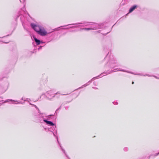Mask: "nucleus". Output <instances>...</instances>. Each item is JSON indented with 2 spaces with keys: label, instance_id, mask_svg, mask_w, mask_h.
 Returning a JSON list of instances; mask_svg holds the SVG:
<instances>
[{
  "label": "nucleus",
  "instance_id": "obj_1",
  "mask_svg": "<svg viewBox=\"0 0 159 159\" xmlns=\"http://www.w3.org/2000/svg\"><path fill=\"white\" fill-rule=\"evenodd\" d=\"M119 71L127 72V73H131V74H134L135 75H143V76H149V77H150V76H152L151 75H149L148 74L143 75L142 74H134V73H133V72H131L130 71H128V70H117V69L114 70H113L112 71V72H115L116 71ZM111 73V72H110L107 73H102L101 74L98 76H97V77H93L89 82L88 83H86V84L83 85L81 87H80L79 88V89H80V88H83L84 87H86V86H87V85H88L89 84H88V83H89V82H91L93 80H94L96 79H97L98 77H102V76H105V75H107V74H110Z\"/></svg>",
  "mask_w": 159,
  "mask_h": 159
},
{
  "label": "nucleus",
  "instance_id": "obj_2",
  "mask_svg": "<svg viewBox=\"0 0 159 159\" xmlns=\"http://www.w3.org/2000/svg\"><path fill=\"white\" fill-rule=\"evenodd\" d=\"M84 24L85 25L87 26L88 25H91L92 26L90 27L89 28H83L82 29V30H96L97 29H99L100 28V26H99L96 23H94L92 22H84L83 23H76L75 24H69L67 25H66L65 26H68L70 25H78L80 24Z\"/></svg>",
  "mask_w": 159,
  "mask_h": 159
},
{
  "label": "nucleus",
  "instance_id": "obj_3",
  "mask_svg": "<svg viewBox=\"0 0 159 159\" xmlns=\"http://www.w3.org/2000/svg\"><path fill=\"white\" fill-rule=\"evenodd\" d=\"M60 94L59 92H57L56 93L54 92L52 90L48 91L46 93V95L47 97L49 99H51L57 94Z\"/></svg>",
  "mask_w": 159,
  "mask_h": 159
},
{
  "label": "nucleus",
  "instance_id": "obj_4",
  "mask_svg": "<svg viewBox=\"0 0 159 159\" xmlns=\"http://www.w3.org/2000/svg\"><path fill=\"white\" fill-rule=\"evenodd\" d=\"M117 63V61L116 58L112 56L110 57V60L108 62V64L112 67L113 66H116Z\"/></svg>",
  "mask_w": 159,
  "mask_h": 159
},
{
  "label": "nucleus",
  "instance_id": "obj_5",
  "mask_svg": "<svg viewBox=\"0 0 159 159\" xmlns=\"http://www.w3.org/2000/svg\"><path fill=\"white\" fill-rule=\"evenodd\" d=\"M30 104L34 106L38 110V113L36 115V116L37 117H38V118H43V120L44 119V114H42V113H41L40 112V111H39V109L37 107L36 105H34V104H31V103H30Z\"/></svg>",
  "mask_w": 159,
  "mask_h": 159
},
{
  "label": "nucleus",
  "instance_id": "obj_6",
  "mask_svg": "<svg viewBox=\"0 0 159 159\" xmlns=\"http://www.w3.org/2000/svg\"><path fill=\"white\" fill-rule=\"evenodd\" d=\"M31 26L34 30L37 33L38 32L39 30H40V28L42 27L41 26L39 25H36L34 23H31Z\"/></svg>",
  "mask_w": 159,
  "mask_h": 159
},
{
  "label": "nucleus",
  "instance_id": "obj_7",
  "mask_svg": "<svg viewBox=\"0 0 159 159\" xmlns=\"http://www.w3.org/2000/svg\"><path fill=\"white\" fill-rule=\"evenodd\" d=\"M38 34L41 36H45L46 35L47 32L43 28L41 27L38 32Z\"/></svg>",
  "mask_w": 159,
  "mask_h": 159
},
{
  "label": "nucleus",
  "instance_id": "obj_8",
  "mask_svg": "<svg viewBox=\"0 0 159 159\" xmlns=\"http://www.w3.org/2000/svg\"><path fill=\"white\" fill-rule=\"evenodd\" d=\"M43 121L46 123V124L50 125V126H53L54 125V124L51 121H49L46 120L45 119L43 120Z\"/></svg>",
  "mask_w": 159,
  "mask_h": 159
},
{
  "label": "nucleus",
  "instance_id": "obj_9",
  "mask_svg": "<svg viewBox=\"0 0 159 159\" xmlns=\"http://www.w3.org/2000/svg\"><path fill=\"white\" fill-rule=\"evenodd\" d=\"M137 6L136 5H134L132 6L129 9V12L130 13L133 11L136 7Z\"/></svg>",
  "mask_w": 159,
  "mask_h": 159
},
{
  "label": "nucleus",
  "instance_id": "obj_10",
  "mask_svg": "<svg viewBox=\"0 0 159 159\" xmlns=\"http://www.w3.org/2000/svg\"><path fill=\"white\" fill-rule=\"evenodd\" d=\"M33 37L37 44L38 45H39L40 43V41L39 40L36 39V38L34 37Z\"/></svg>",
  "mask_w": 159,
  "mask_h": 159
},
{
  "label": "nucleus",
  "instance_id": "obj_11",
  "mask_svg": "<svg viewBox=\"0 0 159 159\" xmlns=\"http://www.w3.org/2000/svg\"><path fill=\"white\" fill-rule=\"evenodd\" d=\"M78 26H78L75 25V26H73L72 27H68V28H63V29H67L70 28H77Z\"/></svg>",
  "mask_w": 159,
  "mask_h": 159
},
{
  "label": "nucleus",
  "instance_id": "obj_12",
  "mask_svg": "<svg viewBox=\"0 0 159 159\" xmlns=\"http://www.w3.org/2000/svg\"><path fill=\"white\" fill-rule=\"evenodd\" d=\"M59 145H60V147H61V150H62V151L63 152V153H64L66 155V153H65V150H64L63 149V148H62V147H61V145H60V144H59Z\"/></svg>",
  "mask_w": 159,
  "mask_h": 159
},
{
  "label": "nucleus",
  "instance_id": "obj_13",
  "mask_svg": "<svg viewBox=\"0 0 159 159\" xmlns=\"http://www.w3.org/2000/svg\"><path fill=\"white\" fill-rule=\"evenodd\" d=\"M129 149L128 148L125 147L124 148V150L125 151L127 152L128 150Z\"/></svg>",
  "mask_w": 159,
  "mask_h": 159
},
{
  "label": "nucleus",
  "instance_id": "obj_14",
  "mask_svg": "<svg viewBox=\"0 0 159 159\" xmlns=\"http://www.w3.org/2000/svg\"><path fill=\"white\" fill-rule=\"evenodd\" d=\"M113 103L114 104V105H117L118 104V102H113Z\"/></svg>",
  "mask_w": 159,
  "mask_h": 159
},
{
  "label": "nucleus",
  "instance_id": "obj_15",
  "mask_svg": "<svg viewBox=\"0 0 159 159\" xmlns=\"http://www.w3.org/2000/svg\"><path fill=\"white\" fill-rule=\"evenodd\" d=\"M7 89V88H5L2 91V92H3V93L4 92H5L6 91Z\"/></svg>",
  "mask_w": 159,
  "mask_h": 159
},
{
  "label": "nucleus",
  "instance_id": "obj_16",
  "mask_svg": "<svg viewBox=\"0 0 159 159\" xmlns=\"http://www.w3.org/2000/svg\"><path fill=\"white\" fill-rule=\"evenodd\" d=\"M10 101H13V102H17L18 103H21V102H17V101H14V100H10Z\"/></svg>",
  "mask_w": 159,
  "mask_h": 159
},
{
  "label": "nucleus",
  "instance_id": "obj_17",
  "mask_svg": "<svg viewBox=\"0 0 159 159\" xmlns=\"http://www.w3.org/2000/svg\"><path fill=\"white\" fill-rule=\"evenodd\" d=\"M28 99H25L24 100V101H28L29 102V101H28Z\"/></svg>",
  "mask_w": 159,
  "mask_h": 159
},
{
  "label": "nucleus",
  "instance_id": "obj_18",
  "mask_svg": "<svg viewBox=\"0 0 159 159\" xmlns=\"http://www.w3.org/2000/svg\"><path fill=\"white\" fill-rule=\"evenodd\" d=\"M93 89H98V88H96V87H93Z\"/></svg>",
  "mask_w": 159,
  "mask_h": 159
},
{
  "label": "nucleus",
  "instance_id": "obj_19",
  "mask_svg": "<svg viewBox=\"0 0 159 159\" xmlns=\"http://www.w3.org/2000/svg\"><path fill=\"white\" fill-rule=\"evenodd\" d=\"M155 78H157V79H159V78H158L157 77V76H154Z\"/></svg>",
  "mask_w": 159,
  "mask_h": 159
},
{
  "label": "nucleus",
  "instance_id": "obj_20",
  "mask_svg": "<svg viewBox=\"0 0 159 159\" xmlns=\"http://www.w3.org/2000/svg\"><path fill=\"white\" fill-rule=\"evenodd\" d=\"M158 154H159V152L158 153H157V154H156V155H155V156H157Z\"/></svg>",
  "mask_w": 159,
  "mask_h": 159
},
{
  "label": "nucleus",
  "instance_id": "obj_21",
  "mask_svg": "<svg viewBox=\"0 0 159 159\" xmlns=\"http://www.w3.org/2000/svg\"><path fill=\"white\" fill-rule=\"evenodd\" d=\"M108 54H109V53L107 54V57H106V58L105 59H107V57L108 56Z\"/></svg>",
  "mask_w": 159,
  "mask_h": 159
},
{
  "label": "nucleus",
  "instance_id": "obj_22",
  "mask_svg": "<svg viewBox=\"0 0 159 159\" xmlns=\"http://www.w3.org/2000/svg\"><path fill=\"white\" fill-rule=\"evenodd\" d=\"M134 84V82H132V84Z\"/></svg>",
  "mask_w": 159,
  "mask_h": 159
},
{
  "label": "nucleus",
  "instance_id": "obj_23",
  "mask_svg": "<svg viewBox=\"0 0 159 159\" xmlns=\"http://www.w3.org/2000/svg\"><path fill=\"white\" fill-rule=\"evenodd\" d=\"M52 133H53V134H54V136H55V134H54L53 133V132H52Z\"/></svg>",
  "mask_w": 159,
  "mask_h": 159
},
{
  "label": "nucleus",
  "instance_id": "obj_24",
  "mask_svg": "<svg viewBox=\"0 0 159 159\" xmlns=\"http://www.w3.org/2000/svg\"><path fill=\"white\" fill-rule=\"evenodd\" d=\"M3 43H5V42H3ZM6 43H7V42H5Z\"/></svg>",
  "mask_w": 159,
  "mask_h": 159
},
{
  "label": "nucleus",
  "instance_id": "obj_25",
  "mask_svg": "<svg viewBox=\"0 0 159 159\" xmlns=\"http://www.w3.org/2000/svg\"><path fill=\"white\" fill-rule=\"evenodd\" d=\"M15 103V104H17V103Z\"/></svg>",
  "mask_w": 159,
  "mask_h": 159
},
{
  "label": "nucleus",
  "instance_id": "obj_26",
  "mask_svg": "<svg viewBox=\"0 0 159 159\" xmlns=\"http://www.w3.org/2000/svg\"><path fill=\"white\" fill-rule=\"evenodd\" d=\"M22 100H24V99H23V98H22Z\"/></svg>",
  "mask_w": 159,
  "mask_h": 159
},
{
  "label": "nucleus",
  "instance_id": "obj_27",
  "mask_svg": "<svg viewBox=\"0 0 159 159\" xmlns=\"http://www.w3.org/2000/svg\"><path fill=\"white\" fill-rule=\"evenodd\" d=\"M57 141H58V142L59 143V141H58V139H57Z\"/></svg>",
  "mask_w": 159,
  "mask_h": 159
},
{
  "label": "nucleus",
  "instance_id": "obj_28",
  "mask_svg": "<svg viewBox=\"0 0 159 159\" xmlns=\"http://www.w3.org/2000/svg\"><path fill=\"white\" fill-rule=\"evenodd\" d=\"M45 130H46V128H45Z\"/></svg>",
  "mask_w": 159,
  "mask_h": 159
}]
</instances>
